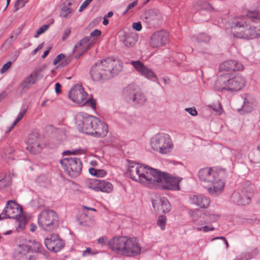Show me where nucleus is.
Masks as SVG:
<instances>
[{"label": "nucleus", "instance_id": "f257e3e1", "mask_svg": "<svg viewBox=\"0 0 260 260\" xmlns=\"http://www.w3.org/2000/svg\"><path fill=\"white\" fill-rule=\"evenodd\" d=\"M231 33L236 38L246 40L260 38V13L250 11L245 16L234 18L230 23Z\"/></svg>", "mask_w": 260, "mask_h": 260}, {"label": "nucleus", "instance_id": "f03ea898", "mask_svg": "<svg viewBox=\"0 0 260 260\" xmlns=\"http://www.w3.org/2000/svg\"><path fill=\"white\" fill-rule=\"evenodd\" d=\"M122 70V66L118 60L107 58L93 65L90 74L93 80H106L116 76Z\"/></svg>", "mask_w": 260, "mask_h": 260}, {"label": "nucleus", "instance_id": "7ed1b4c3", "mask_svg": "<svg viewBox=\"0 0 260 260\" xmlns=\"http://www.w3.org/2000/svg\"><path fill=\"white\" fill-rule=\"evenodd\" d=\"M108 246L115 253L127 257L138 255L141 251V247L135 237H114L108 242Z\"/></svg>", "mask_w": 260, "mask_h": 260}, {"label": "nucleus", "instance_id": "20e7f679", "mask_svg": "<svg viewBox=\"0 0 260 260\" xmlns=\"http://www.w3.org/2000/svg\"><path fill=\"white\" fill-rule=\"evenodd\" d=\"M156 169L148 168L147 166L129 161L127 173L133 180L152 188V184Z\"/></svg>", "mask_w": 260, "mask_h": 260}, {"label": "nucleus", "instance_id": "39448f33", "mask_svg": "<svg viewBox=\"0 0 260 260\" xmlns=\"http://www.w3.org/2000/svg\"><path fill=\"white\" fill-rule=\"evenodd\" d=\"M199 179L211 185L207 188L211 194H216L222 191L224 188V184L219 176L218 173L212 168H204L198 172Z\"/></svg>", "mask_w": 260, "mask_h": 260}, {"label": "nucleus", "instance_id": "423d86ee", "mask_svg": "<svg viewBox=\"0 0 260 260\" xmlns=\"http://www.w3.org/2000/svg\"><path fill=\"white\" fill-rule=\"evenodd\" d=\"M181 180V178L156 170L153 180L152 188L155 187L161 188L163 189L178 190L180 189L179 184Z\"/></svg>", "mask_w": 260, "mask_h": 260}, {"label": "nucleus", "instance_id": "0eeeda50", "mask_svg": "<svg viewBox=\"0 0 260 260\" xmlns=\"http://www.w3.org/2000/svg\"><path fill=\"white\" fill-rule=\"evenodd\" d=\"M244 77L237 75L228 78L226 76L219 77L215 83V87L218 91L226 90L230 91H237L242 89L245 84Z\"/></svg>", "mask_w": 260, "mask_h": 260}, {"label": "nucleus", "instance_id": "6e6552de", "mask_svg": "<svg viewBox=\"0 0 260 260\" xmlns=\"http://www.w3.org/2000/svg\"><path fill=\"white\" fill-rule=\"evenodd\" d=\"M59 217L53 210L49 209L43 210L38 215V223L40 228L51 231L58 226Z\"/></svg>", "mask_w": 260, "mask_h": 260}, {"label": "nucleus", "instance_id": "1a4fd4ad", "mask_svg": "<svg viewBox=\"0 0 260 260\" xmlns=\"http://www.w3.org/2000/svg\"><path fill=\"white\" fill-rule=\"evenodd\" d=\"M150 145L153 150L162 154L169 153L173 147L170 136L165 133H158L152 137Z\"/></svg>", "mask_w": 260, "mask_h": 260}, {"label": "nucleus", "instance_id": "9d476101", "mask_svg": "<svg viewBox=\"0 0 260 260\" xmlns=\"http://www.w3.org/2000/svg\"><path fill=\"white\" fill-rule=\"evenodd\" d=\"M87 93L84 91L81 85L76 84L70 90L69 98L74 103L82 105H87L92 109L95 108V102L92 98L86 99Z\"/></svg>", "mask_w": 260, "mask_h": 260}, {"label": "nucleus", "instance_id": "9b49d317", "mask_svg": "<svg viewBox=\"0 0 260 260\" xmlns=\"http://www.w3.org/2000/svg\"><path fill=\"white\" fill-rule=\"evenodd\" d=\"M60 164L68 175L72 178L78 176L81 172L82 165L79 158H64L60 160Z\"/></svg>", "mask_w": 260, "mask_h": 260}, {"label": "nucleus", "instance_id": "f8f14e48", "mask_svg": "<svg viewBox=\"0 0 260 260\" xmlns=\"http://www.w3.org/2000/svg\"><path fill=\"white\" fill-rule=\"evenodd\" d=\"M94 117L87 113L80 112L76 115V126L78 131L87 135L92 133V127Z\"/></svg>", "mask_w": 260, "mask_h": 260}, {"label": "nucleus", "instance_id": "ddd939ff", "mask_svg": "<svg viewBox=\"0 0 260 260\" xmlns=\"http://www.w3.org/2000/svg\"><path fill=\"white\" fill-rule=\"evenodd\" d=\"M22 213V208L14 201H8L6 207L0 214V220L16 218Z\"/></svg>", "mask_w": 260, "mask_h": 260}, {"label": "nucleus", "instance_id": "4468645a", "mask_svg": "<svg viewBox=\"0 0 260 260\" xmlns=\"http://www.w3.org/2000/svg\"><path fill=\"white\" fill-rule=\"evenodd\" d=\"M46 248L53 252L59 251L64 246V242L57 234H52L47 237L44 241Z\"/></svg>", "mask_w": 260, "mask_h": 260}, {"label": "nucleus", "instance_id": "2eb2a0df", "mask_svg": "<svg viewBox=\"0 0 260 260\" xmlns=\"http://www.w3.org/2000/svg\"><path fill=\"white\" fill-rule=\"evenodd\" d=\"M169 42V34L165 30L154 32L151 36L150 45L153 48L165 46Z\"/></svg>", "mask_w": 260, "mask_h": 260}, {"label": "nucleus", "instance_id": "dca6fc26", "mask_svg": "<svg viewBox=\"0 0 260 260\" xmlns=\"http://www.w3.org/2000/svg\"><path fill=\"white\" fill-rule=\"evenodd\" d=\"M26 143L27 144V149L32 153L40 152L43 147L41 144L39 134L37 133L30 134L26 140Z\"/></svg>", "mask_w": 260, "mask_h": 260}, {"label": "nucleus", "instance_id": "f3484780", "mask_svg": "<svg viewBox=\"0 0 260 260\" xmlns=\"http://www.w3.org/2000/svg\"><path fill=\"white\" fill-rule=\"evenodd\" d=\"M88 187L95 191H101L107 193H109L113 190V185L110 182L104 180H91L88 183Z\"/></svg>", "mask_w": 260, "mask_h": 260}, {"label": "nucleus", "instance_id": "a211bd4d", "mask_svg": "<svg viewBox=\"0 0 260 260\" xmlns=\"http://www.w3.org/2000/svg\"><path fill=\"white\" fill-rule=\"evenodd\" d=\"M131 63L135 69L145 78L153 81H155L157 79L154 73L140 61H133Z\"/></svg>", "mask_w": 260, "mask_h": 260}, {"label": "nucleus", "instance_id": "6ab92c4d", "mask_svg": "<svg viewBox=\"0 0 260 260\" xmlns=\"http://www.w3.org/2000/svg\"><path fill=\"white\" fill-rule=\"evenodd\" d=\"M92 126L93 131L91 136L96 137H105L108 133V128L107 125L103 121L100 120L94 117L93 123Z\"/></svg>", "mask_w": 260, "mask_h": 260}, {"label": "nucleus", "instance_id": "aec40b11", "mask_svg": "<svg viewBox=\"0 0 260 260\" xmlns=\"http://www.w3.org/2000/svg\"><path fill=\"white\" fill-rule=\"evenodd\" d=\"M152 205L155 211H162L164 213L169 212L171 210V205L165 197H156L152 201Z\"/></svg>", "mask_w": 260, "mask_h": 260}, {"label": "nucleus", "instance_id": "412c9836", "mask_svg": "<svg viewBox=\"0 0 260 260\" xmlns=\"http://www.w3.org/2000/svg\"><path fill=\"white\" fill-rule=\"evenodd\" d=\"M189 201L191 204L201 208H207L210 203V199L201 194H192L189 197Z\"/></svg>", "mask_w": 260, "mask_h": 260}, {"label": "nucleus", "instance_id": "4be33fe9", "mask_svg": "<svg viewBox=\"0 0 260 260\" xmlns=\"http://www.w3.org/2000/svg\"><path fill=\"white\" fill-rule=\"evenodd\" d=\"M243 69V65L234 60H229L224 61L219 66V70L224 71H235L242 70Z\"/></svg>", "mask_w": 260, "mask_h": 260}, {"label": "nucleus", "instance_id": "5701e85b", "mask_svg": "<svg viewBox=\"0 0 260 260\" xmlns=\"http://www.w3.org/2000/svg\"><path fill=\"white\" fill-rule=\"evenodd\" d=\"M29 243L27 245L29 251L40 253L46 257L48 256L47 251L39 242L34 240L29 241Z\"/></svg>", "mask_w": 260, "mask_h": 260}, {"label": "nucleus", "instance_id": "b1692460", "mask_svg": "<svg viewBox=\"0 0 260 260\" xmlns=\"http://www.w3.org/2000/svg\"><path fill=\"white\" fill-rule=\"evenodd\" d=\"M137 89L133 85H128L123 90L122 95L125 100L128 103H132V101L135 94H136Z\"/></svg>", "mask_w": 260, "mask_h": 260}, {"label": "nucleus", "instance_id": "393cba45", "mask_svg": "<svg viewBox=\"0 0 260 260\" xmlns=\"http://www.w3.org/2000/svg\"><path fill=\"white\" fill-rule=\"evenodd\" d=\"M145 19L147 22L155 24L160 19V16L157 10L150 9L146 14Z\"/></svg>", "mask_w": 260, "mask_h": 260}, {"label": "nucleus", "instance_id": "a878e982", "mask_svg": "<svg viewBox=\"0 0 260 260\" xmlns=\"http://www.w3.org/2000/svg\"><path fill=\"white\" fill-rule=\"evenodd\" d=\"M232 197L233 201L238 205H246L251 202V197L249 194L245 196V200H243L241 199V194L238 192H235L233 193Z\"/></svg>", "mask_w": 260, "mask_h": 260}, {"label": "nucleus", "instance_id": "bb28decb", "mask_svg": "<svg viewBox=\"0 0 260 260\" xmlns=\"http://www.w3.org/2000/svg\"><path fill=\"white\" fill-rule=\"evenodd\" d=\"M28 252L27 245L22 246L15 251L14 257L16 260H24Z\"/></svg>", "mask_w": 260, "mask_h": 260}, {"label": "nucleus", "instance_id": "cd10ccee", "mask_svg": "<svg viewBox=\"0 0 260 260\" xmlns=\"http://www.w3.org/2000/svg\"><path fill=\"white\" fill-rule=\"evenodd\" d=\"M124 39L123 40L124 45L126 47H133L137 42V37L135 34H126L124 36Z\"/></svg>", "mask_w": 260, "mask_h": 260}, {"label": "nucleus", "instance_id": "c85d7f7f", "mask_svg": "<svg viewBox=\"0 0 260 260\" xmlns=\"http://www.w3.org/2000/svg\"><path fill=\"white\" fill-rule=\"evenodd\" d=\"M146 100L145 95L140 92H139L138 90L136 91V94H135V97L133 99L132 103L134 105H142Z\"/></svg>", "mask_w": 260, "mask_h": 260}, {"label": "nucleus", "instance_id": "c756f323", "mask_svg": "<svg viewBox=\"0 0 260 260\" xmlns=\"http://www.w3.org/2000/svg\"><path fill=\"white\" fill-rule=\"evenodd\" d=\"M210 40V36L204 33L200 34L191 38V41L194 43L196 42L197 43H207Z\"/></svg>", "mask_w": 260, "mask_h": 260}, {"label": "nucleus", "instance_id": "7c9ffc66", "mask_svg": "<svg viewBox=\"0 0 260 260\" xmlns=\"http://www.w3.org/2000/svg\"><path fill=\"white\" fill-rule=\"evenodd\" d=\"M90 38L89 36L85 37L83 39L81 40L79 43H78L74 47V49L73 50V53H76V49L79 47H81L80 48H84L86 49V50L87 49V46H86L87 44L90 41Z\"/></svg>", "mask_w": 260, "mask_h": 260}, {"label": "nucleus", "instance_id": "2f4dec72", "mask_svg": "<svg viewBox=\"0 0 260 260\" xmlns=\"http://www.w3.org/2000/svg\"><path fill=\"white\" fill-rule=\"evenodd\" d=\"M89 173L92 176L103 177L106 175V172L103 169H95L93 168L89 169Z\"/></svg>", "mask_w": 260, "mask_h": 260}, {"label": "nucleus", "instance_id": "473e14b6", "mask_svg": "<svg viewBox=\"0 0 260 260\" xmlns=\"http://www.w3.org/2000/svg\"><path fill=\"white\" fill-rule=\"evenodd\" d=\"M253 109V104L249 101L247 98H245L244 104L241 108V111L245 113L250 112Z\"/></svg>", "mask_w": 260, "mask_h": 260}, {"label": "nucleus", "instance_id": "72a5a7b5", "mask_svg": "<svg viewBox=\"0 0 260 260\" xmlns=\"http://www.w3.org/2000/svg\"><path fill=\"white\" fill-rule=\"evenodd\" d=\"M60 16L67 18L69 15L73 12V10L71 8H68L67 6H62L60 9Z\"/></svg>", "mask_w": 260, "mask_h": 260}, {"label": "nucleus", "instance_id": "f704fd0d", "mask_svg": "<svg viewBox=\"0 0 260 260\" xmlns=\"http://www.w3.org/2000/svg\"><path fill=\"white\" fill-rule=\"evenodd\" d=\"M11 183V177L9 174H6L3 178H0V189L10 185Z\"/></svg>", "mask_w": 260, "mask_h": 260}, {"label": "nucleus", "instance_id": "c9c22d12", "mask_svg": "<svg viewBox=\"0 0 260 260\" xmlns=\"http://www.w3.org/2000/svg\"><path fill=\"white\" fill-rule=\"evenodd\" d=\"M167 222V217L165 215H160L158 216L157 220V225L160 227L162 231L165 230Z\"/></svg>", "mask_w": 260, "mask_h": 260}, {"label": "nucleus", "instance_id": "e433bc0d", "mask_svg": "<svg viewBox=\"0 0 260 260\" xmlns=\"http://www.w3.org/2000/svg\"><path fill=\"white\" fill-rule=\"evenodd\" d=\"M39 75L40 71L38 70L33 72L26 78L28 79L29 81H30L31 84H34L37 81L38 77H39Z\"/></svg>", "mask_w": 260, "mask_h": 260}, {"label": "nucleus", "instance_id": "4c0bfd02", "mask_svg": "<svg viewBox=\"0 0 260 260\" xmlns=\"http://www.w3.org/2000/svg\"><path fill=\"white\" fill-rule=\"evenodd\" d=\"M39 75L40 71L38 70L33 72L26 78L28 79L29 81H30L31 84H34L37 81L38 77H39Z\"/></svg>", "mask_w": 260, "mask_h": 260}, {"label": "nucleus", "instance_id": "58836bf2", "mask_svg": "<svg viewBox=\"0 0 260 260\" xmlns=\"http://www.w3.org/2000/svg\"><path fill=\"white\" fill-rule=\"evenodd\" d=\"M48 28L49 25L48 24H45L43 25L38 29L36 34L34 36V37L36 38H38L39 35L44 33L46 30L48 29Z\"/></svg>", "mask_w": 260, "mask_h": 260}, {"label": "nucleus", "instance_id": "ea45409f", "mask_svg": "<svg viewBox=\"0 0 260 260\" xmlns=\"http://www.w3.org/2000/svg\"><path fill=\"white\" fill-rule=\"evenodd\" d=\"M32 84L30 83V81L26 77L25 78L21 83V87L23 89L29 88Z\"/></svg>", "mask_w": 260, "mask_h": 260}, {"label": "nucleus", "instance_id": "a19ab883", "mask_svg": "<svg viewBox=\"0 0 260 260\" xmlns=\"http://www.w3.org/2000/svg\"><path fill=\"white\" fill-rule=\"evenodd\" d=\"M26 112V110L24 109L20 112L16 119L14 121V125H16L24 117Z\"/></svg>", "mask_w": 260, "mask_h": 260}, {"label": "nucleus", "instance_id": "79ce46f5", "mask_svg": "<svg viewBox=\"0 0 260 260\" xmlns=\"http://www.w3.org/2000/svg\"><path fill=\"white\" fill-rule=\"evenodd\" d=\"M19 32H16L15 35H11L6 41V43L11 45H12L14 41L17 38Z\"/></svg>", "mask_w": 260, "mask_h": 260}, {"label": "nucleus", "instance_id": "37998d69", "mask_svg": "<svg viewBox=\"0 0 260 260\" xmlns=\"http://www.w3.org/2000/svg\"><path fill=\"white\" fill-rule=\"evenodd\" d=\"M242 258L244 260H249L254 257V255L250 252L243 253L241 255Z\"/></svg>", "mask_w": 260, "mask_h": 260}, {"label": "nucleus", "instance_id": "c03bdc74", "mask_svg": "<svg viewBox=\"0 0 260 260\" xmlns=\"http://www.w3.org/2000/svg\"><path fill=\"white\" fill-rule=\"evenodd\" d=\"M189 214L191 217L192 220L194 223H196V221L199 219L200 216H199V214L197 212L193 211H190L189 212Z\"/></svg>", "mask_w": 260, "mask_h": 260}, {"label": "nucleus", "instance_id": "a18cd8bd", "mask_svg": "<svg viewBox=\"0 0 260 260\" xmlns=\"http://www.w3.org/2000/svg\"><path fill=\"white\" fill-rule=\"evenodd\" d=\"M197 230L199 232L203 231L205 232H207L208 231L214 230V228L212 226H209L206 225V226H204L202 227L197 228Z\"/></svg>", "mask_w": 260, "mask_h": 260}, {"label": "nucleus", "instance_id": "49530a36", "mask_svg": "<svg viewBox=\"0 0 260 260\" xmlns=\"http://www.w3.org/2000/svg\"><path fill=\"white\" fill-rule=\"evenodd\" d=\"M12 62V61H8L6 63L4 64L2 68L1 69V73H4L6 72H7L8 70V69L11 67Z\"/></svg>", "mask_w": 260, "mask_h": 260}, {"label": "nucleus", "instance_id": "de8ad7c7", "mask_svg": "<svg viewBox=\"0 0 260 260\" xmlns=\"http://www.w3.org/2000/svg\"><path fill=\"white\" fill-rule=\"evenodd\" d=\"M110 240H108V238L106 237H102L100 238L98 241L99 244H102V245H106L107 244L108 245V242Z\"/></svg>", "mask_w": 260, "mask_h": 260}, {"label": "nucleus", "instance_id": "09e8293b", "mask_svg": "<svg viewBox=\"0 0 260 260\" xmlns=\"http://www.w3.org/2000/svg\"><path fill=\"white\" fill-rule=\"evenodd\" d=\"M79 152H83V151L81 149H77V150H74L73 151H71L70 150H67V151H64L62 153V154L64 155H68V154H77L79 153Z\"/></svg>", "mask_w": 260, "mask_h": 260}, {"label": "nucleus", "instance_id": "8fccbe9b", "mask_svg": "<svg viewBox=\"0 0 260 260\" xmlns=\"http://www.w3.org/2000/svg\"><path fill=\"white\" fill-rule=\"evenodd\" d=\"M209 107L212 108L213 111L219 112L220 110H221V105L219 103H217V104H214L213 105H209Z\"/></svg>", "mask_w": 260, "mask_h": 260}, {"label": "nucleus", "instance_id": "3c124183", "mask_svg": "<svg viewBox=\"0 0 260 260\" xmlns=\"http://www.w3.org/2000/svg\"><path fill=\"white\" fill-rule=\"evenodd\" d=\"M132 27L135 30L138 31L142 29V24L140 22H134Z\"/></svg>", "mask_w": 260, "mask_h": 260}, {"label": "nucleus", "instance_id": "603ef678", "mask_svg": "<svg viewBox=\"0 0 260 260\" xmlns=\"http://www.w3.org/2000/svg\"><path fill=\"white\" fill-rule=\"evenodd\" d=\"M65 57V55L63 54H59L53 60V64L55 65L58 63L61 59Z\"/></svg>", "mask_w": 260, "mask_h": 260}, {"label": "nucleus", "instance_id": "864d4df0", "mask_svg": "<svg viewBox=\"0 0 260 260\" xmlns=\"http://www.w3.org/2000/svg\"><path fill=\"white\" fill-rule=\"evenodd\" d=\"M101 30H100L99 29H95L90 33V36L89 37H90V38L91 39V37H98V36H101Z\"/></svg>", "mask_w": 260, "mask_h": 260}, {"label": "nucleus", "instance_id": "5fc2aeb1", "mask_svg": "<svg viewBox=\"0 0 260 260\" xmlns=\"http://www.w3.org/2000/svg\"><path fill=\"white\" fill-rule=\"evenodd\" d=\"M185 110L192 116H196L198 114V112L195 108H186Z\"/></svg>", "mask_w": 260, "mask_h": 260}, {"label": "nucleus", "instance_id": "6e6d98bb", "mask_svg": "<svg viewBox=\"0 0 260 260\" xmlns=\"http://www.w3.org/2000/svg\"><path fill=\"white\" fill-rule=\"evenodd\" d=\"M205 216H200L199 219L196 222L194 223L196 225H201L205 223V221L204 220Z\"/></svg>", "mask_w": 260, "mask_h": 260}, {"label": "nucleus", "instance_id": "4d7b16f0", "mask_svg": "<svg viewBox=\"0 0 260 260\" xmlns=\"http://www.w3.org/2000/svg\"><path fill=\"white\" fill-rule=\"evenodd\" d=\"M255 155V158H254V160L258 162L260 160V146H259L257 147Z\"/></svg>", "mask_w": 260, "mask_h": 260}, {"label": "nucleus", "instance_id": "13d9d810", "mask_svg": "<svg viewBox=\"0 0 260 260\" xmlns=\"http://www.w3.org/2000/svg\"><path fill=\"white\" fill-rule=\"evenodd\" d=\"M71 34V30L69 28L66 29L63 34V36L62 37V40H65L67 37L70 35Z\"/></svg>", "mask_w": 260, "mask_h": 260}, {"label": "nucleus", "instance_id": "bf43d9fd", "mask_svg": "<svg viewBox=\"0 0 260 260\" xmlns=\"http://www.w3.org/2000/svg\"><path fill=\"white\" fill-rule=\"evenodd\" d=\"M86 51V49L84 48H80V50L79 51V52H78V53L77 54H76L75 55V58L76 59H79L80 56H81V55Z\"/></svg>", "mask_w": 260, "mask_h": 260}, {"label": "nucleus", "instance_id": "052dcab7", "mask_svg": "<svg viewBox=\"0 0 260 260\" xmlns=\"http://www.w3.org/2000/svg\"><path fill=\"white\" fill-rule=\"evenodd\" d=\"M61 85L59 83H55V92L57 94L60 93L61 91Z\"/></svg>", "mask_w": 260, "mask_h": 260}, {"label": "nucleus", "instance_id": "680f3d73", "mask_svg": "<svg viewBox=\"0 0 260 260\" xmlns=\"http://www.w3.org/2000/svg\"><path fill=\"white\" fill-rule=\"evenodd\" d=\"M137 3H138L137 1H135L133 2V3H132L131 4H129L127 6V8H126V12H127L128 11L131 10V9L134 8L135 6H136L137 5Z\"/></svg>", "mask_w": 260, "mask_h": 260}, {"label": "nucleus", "instance_id": "e2e57ef3", "mask_svg": "<svg viewBox=\"0 0 260 260\" xmlns=\"http://www.w3.org/2000/svg\"><path fill=\"white\" fill-rule=\"evenodd\" d=\"M216 239H221L223 241V242L225 243L226 248H228L229 247L228 242L225 239V238L224 237H217L213 238L212 240H216Z\"/></svg>", "mask_w": 260, "mask_h": 260}, {"label": "nucleus", "instance_id": "0e129e2a", "mask_svg": "<svg viewBox=\"0 0 260 260\" xmlns=\"http://www.w3.org/2000/svg\"><path fill=\"white\" fill-rule=\"evenodd\" d=\"M91 250V249L90 247L87 248L85 250L83 251L82 255L85 256L90 254Z\"/></svg>", "mask_w": 260, "mask_h": 260}, {"label": "nucleus", "instance_id": "69168bd1", "mask_svg": "<svg viewBox=\"0 0 260 260\" xmlns=\"http://www.w3.org/2000/svg\"><path fill=\"white\" fill-rule=\"evenodd\" d=\"M92 1L93 0H85L82 3V5L84 7V8H86Z\"/></svg>", "mask_w": 260, "mask_h": 260}, {"label": "nucleus", "instance_id": "338daca9", "mask_svg": "<svg viewBox=\"0 0 260 260\" xmlns=\"http://www.w3.org/2000/svg\"><path fill=\"white\" fill-rule=\"evenodd\" d=\"M43 45V43L39 44L38 46V47L33 51V53L34 54L37 53V52L42 48Z\"/></svg>", "mask_w": 260, "mask_h": 260}, {"label": "nucleus", "instance_id": "774afa93", "mask_svg": "<svg viewBox=\"0 0 260 260\" xmlns=\"http://www.w3.org/2000/svg\"><path fill=\"white\" fill-rule=\"evenodd\" d=\"M51 49V47H49V48L48 49V50H47L45 51L44 52V53H43V55H42V58H45V57L48 55V54H49V51H50V49Z\"/></svg>", "mask_w": 260, "mask_h": 260}]
</instances>
